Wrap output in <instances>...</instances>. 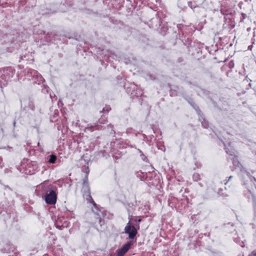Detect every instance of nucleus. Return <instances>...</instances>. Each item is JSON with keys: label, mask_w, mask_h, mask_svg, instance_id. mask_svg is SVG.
<instances>
[{"label": "nucleus", "mask_w": 256, "mask_h": 256, "mask_svg": "<svg viewBox=\"0 0 256 256\" xmlns=\"http://www.w3.org/2000/svg\"><path fill=\"white\" fill-rule=\"evenodd\" d=\"M125 232L128 234L129 238L131 239L134 238L137 234V230L136 228L131 226L129 222L124 228Z\"/></svg>", "instance_id": "obj_1"}, {"label": "nucleus", "mask_w": 256, "mask_h": 256, "mask_svg": "<svg viewBox=\"0 0 256 256\" xmlns=\"http://www.w3.org/2000/svg\"><path fill=\"white\" fill-rule=\"evenodd\" d=\"M45 200L48 204H55L56 201V194L55 192L51 190L48 194H46L45 198Z\"/></svg>", "instance_id": "obj_2"}, {"label": "nucleus", "mask_w": 256, "mask_h": 256, "mask_svg": "<svg viewBox=\"0 0 256 256\" xmlns=\"http://www.w3.org/2000/svg\"><path fill=\"white\" fill-rule=\"evenodd\" d=\"M130 243H128L124 245L120 250H118L117 254L118 256H124L130 249Z\"/></svg>", "instance_id": "obj_3"}, {"label": "nucleus", "mask_w": 256, "mask_h": 256, "mask_svg": "<svg viewBox=\"0 0 256 256\" xmlns=\"http://www.w3.org/2000/svg\"><path fill=\"white\" fill-rule=\"evenodd\" d=\"M56 156L54 155H50V158L48 160V162L50 163L54 164L56 160Z\"/></svg>", "instance_id": "obj_4"}, {"label": "nucleus", "mask_w": 256, "mask_h": 256, "mask_svg": "<svg viewBox=\"0 0 256 256\" xmlns=\"http://www.w3.org/2000/svg\"><path fill=\"white\" fill-rule=\"evenodd\" d=\"M188 4L189 6H190L191 8H192V2H188Z\"/></svg>", "instance_id": "obj_5"}, {"label": "nucleus", "mask_w": 256, "mask_h": 256, "mask_svg": "<svg viewBox=\"0 0 256 256\" xmlns=\"http://www.w3.org/2000/svg\"><path fill=\"white\" fill-rule=\"evenodd\" d=\"M250 256H256V252H252Z\"/></svg>", "instance_id": "obj_6"}, {"label": "nucleus", "mask_w": 256, "mask_h": 256, "mask_svg": "<svg viewBox=\"0 0 256 256\" xmlns=\"http://www.w3.org/2000/svg\"><path fill=\"white\" fill-rule=\"evenodd\" d=\"M92 204L94 206H96V204L94 201H92Z\"/></svg>", "instance_id": "obj_7"}]
</instances>
